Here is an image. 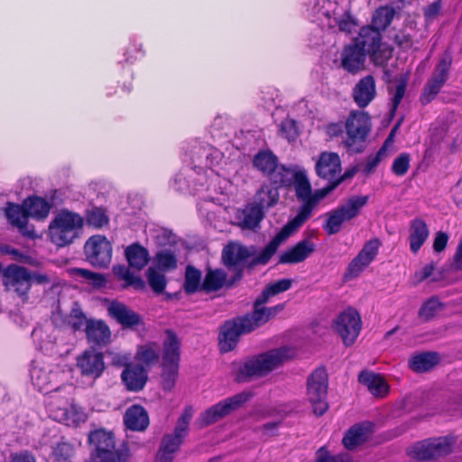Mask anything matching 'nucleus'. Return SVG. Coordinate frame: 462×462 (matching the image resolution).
I'll return each instance as SVG.
<instances>
[{"instance_id": "54", "label": "nucleus", "mask_w": 462, "mask_h": 462, "mask_svg": "<svg viewBox=\"0 0 462 462\" xmlns=\"http://www.w3.org/2000/svg\"><path fill=\"white\" fill-rule=\"evenodd\" d=\"M88 319L83 311L79 308H73L66 317L65 322L73 331L85 330Z\"/></svg>"}, {"instance_id": "25", "label": "nucleus", "mask_w": 462, "mask_h": 462, "mask_svg": "<svg viewBox=\"0 0 462 462\" xmlns=\"http://www.w3.org/2000/svg\"><path fill=\"white\" fill-rule=\"evenodd\" d=\"M107 311L109 316L125 328H133L142 323L141 317L122 302L112 301Z\"/></svg>"}, {"instance_id": "24", "label": "nucleus", "mask_w": 462, "mask_h": 462, "mask_svg": "<svg viewBox=\"0 0 462 462\" xmlns=\"http://www.w3.org/2000/svg\"><path fill=\"white\" fill-rule=\"evenodd\" d=\"M355 103L360 107H366L376 97L375 79L366 75L356 84L352 91Z\"/></svg>"}, {"instance_id": "40", "label": "nucleus", "mask_w": 462, "mask_h": 462, "mask_svg": "<svg viewBox=\"0 0 462 462\" xmlns=\"http://www.w3.org/2000/svg\"><path fill=\"white\" fill-rule=\"evenodd\" d=\"M359 382L365 385L374 396H383L388 392V385L382 376L372 372L364 371L359 374Z\"/></svg>"}, {"instance_id": "27", "label": "nucleus", "mask_w": 462, "mask_h": 462, "mask_svg": "<svg viewBox=\"0 0 462 462\" xmlns=\"http://www.w3.org/2000/svg\"><path fill=\"white\" fill-rule=\"evenodd\" d=\"M410 250L417 254L430 236V228L427 223L420 217H415L409 224Z\"/></svg>"}, {"instance_id": "61", "label": "nucleus", "mask_w": 462, "mask_h": 462, "mask_svg": "<svg viewBox=\"0 0 462 462\" xmlns=\"http://www.w3.org/2000/svg\"><path fill=\"white\" fill-rule=\"evenodd\" d=\"M193 411L191 408H187L178 420L177 425L175 427V431L178 432V434H182L186 436L188 431V426L189 424V421L192 418Z\"/></svg>"}, {"instance_id": "21", "label": "nucleus", "mask_w": 462, "mask_h": 462, "mask_svg": "<svg viewBox=\"0 0 462 462\" xmlns=\"http://www.w3.org/2000/svg\"><path fill=\"white\" fill-rule=\"evenodd\" d=\"M192 163L194 164V170L199 171L205 170V174L210 170L214 171V168L217 167L223 160V153L217 148L205 144L195 147L191 154Z\"/></svg>"}, {"instance_id": "55", "label": "nucleus", "mask_w": 462, "mask_h": 462, "mask_svg": "<svg viewBox=\"0 0 462 462\" xmlns=\"http://www.w3.org/2000/svg\"><path fill=\"white\" fill-rule=\"evenodd\" d=\"M316 462H353L352 457L347 453L333 455L327 447L319 448L316 453Z\"/></svg>"}, {"instance_id": "17", "label": "nucleus", "mask_w": 462, "mask_h": 462, "mask_svg": "<svg viewBox=\"0 0 462 462\" xmlns=\"http://www.w3.org/2000/svg\"><path fill=\"white\" fill-rule=\"evenodd\" d=\"M85 254L88 262L97 267H106L112 259V245L104 236L96 235L85 244Z\"/></svg>"}, {"instance_id": "4", "label": "nucleus", "mask_w": 462, "mask_h": 462, "mask_svg": "<svg viewBox=\"0 0 462 462\" xmlns=\"http://www.w3.org/2000/svg\"><path fill=\"white\" fill-rule=\"evenodd\" d=\"M294 355V349L283 346L254 356L246 360L239 367V377L240 379H247L263 376L277 368L283 362L293 357Z\"/></svg>"}, {"instance_id": "57", "label": "nucleus", "mask_w": 462, "mask_h": 462, "mask_svg": "<svg viewBox=\"0 0 462 462\" xmlns=\"http://www.w3.org/2000/svg\"><path fill=\"white\" fill-rule=\"evenodd\" d=\"M411 156L409 153L402 152L396 157L392 165L393 172L397 176H403L410 168Z\"/></svg>"}, {"instance_id": "52", "label": "nucleus", "mask_w": 462, "mask_h": 462, "mask_svg": "<svg viewBox=\"0 0 462 462\" xmlns=\"http://www.w3.org/2000/svg\"><path fill=\"white\" fill-rule=\"evenodd\" d=\"M443 309L439 299L432 297L429 299L420 309L419 317L423 321L432 319Z\"/></svg>"}, {"instance_id": "38", "label": "nucleus", "mask_w": 462, "mask_h": 462, "mask_svg": "<svg viewBox=\"0 0 462 462\" xmlns=\"http://www.w3.org/2000/svg\"><path fill=\"white\" fill-rule=\"evenodd\" d=\"M250 254L245 246L239 244L231 243L226 245L222 252L224 263L228 267H237L244 263Z\"/></svg>"}, {"instance_id": "33", "label": "nucleus", "mask_w": 462, "mask_h": 462, "mask_svg": "<svg viewBox=\"0 0 462 462\" xmlns=\"http://www.w3.org/2000/svg\"><path fill=\"white\" fill-rule=\"evenodd\" d=\"M184 437V435L178 434L175 430L173 434L164 436L157 454L156 462H171L173 454L179 449Z\"/></svg>"}, {"instance_id": "44", "label": "nucleus", "mask_w": 462, "mask_h": 462, "mask_svg": "<svg viewBox=\"0 0 462 462\" xmlns=\"http://www.w3.org/2000/svg\"><path fill=\"white\" fill-rule=\"evenodd\" d=\"M88 439L89 442L95 447L96 454L115 448L114 436L103 430L91 432Z\"/></svg>"}, {"instance_id": "8", "label": "nucleus", "mask_w": 462, "mask_h": 462, "mask_svg": "<svg viewBox=\"0 0 462 462\" xmlns=\"http://www.w3.org/2000/svg\"><path fill=\"white\" fill-rule=\"evenodd\" d=\"M371 118L366 112L352 111L346 120V137L345 144L355 152L364 150L365 140L371 131Z\"/></svg>"}, {"instance_id": "36", "label": "nucleus", "mask_w": 462, "mask_h": 462, "mask_svg": "<svg viewBox=\"0 0 462 462\" xmlns=\"http://www.w3.org/2000/svg\"><path fill=\"white\" fill-rule=\"evenodd\" d=\"M280 199L277 187L272 184H263L255 193L253 204L258 207L263 212L275 206Z\"/></svg>"}, {"instance_id": "37", "label": "nucleus", "mask_w": 462, "mask_h": 462, "mask_svg": "<svg viewBox=\"0 0 462 462\" xmlns=\"http://www.w3.org/2000/svg\"><path fill=\"white\" fill-rule=\"evenodd\" d=\"M114 276L123 282V288L132 287L136 291H143L146 288L144 281L130 271L129 267L124 264L115 265L112 269Z\"/></svg>"}, {"instance_id": "62", "label": "nucleus", "mask_w": 462, "mask_h": 462, "mask_svg": "<svg viewBox=\"0 0 462 462\" xmlns=\"http://www.w3.org/2000/svg\"><path fill=\"white\" fill-rule=\"evenodd\" d=\"M53 454L57 460H66L73 454V448L70 444L60 443L54 448Z\"/></svg>"}, {"instance_id": "50", "label": "nucleus", "mask_w": 462, "mask_h": 462, "mask_svg": "<svg viewBox=\"0 0 462 462\" xmlns=\"http://www.w3.org/2000/svg\"><path fill=\"white\" fill-rule=\"evenodd\" d=\"M129 457L126 448H111L96 454L95 462H126Z\"/></svg>"}, {"instance_id": "51", "label": "nucleus", "mask_w": 462, "mask_h": 462, "mask_svg": "<svg viewBox=\"0 0 462 462\" xmlns=\"http://www.w3.org/2000/svg\"><path fill=\"white\" fill-rule=\"evenodd\" d=\"M146 278L152 290L156 293H162L166 287V277L162 271L151 266L146 271Z\"/></svg>"}, {"instance_id": "48", "label": "nucleus", "mask_w": 462, "mask_h": 462, "mask_svg": "<svg viewBox=\"0 0 462 462\" xmlns=\"http://www.w3.org/2000/svg\"><path fill=\"white\" fill-rule=\"evenodd\" d=\"M86 221L88 226L99 229L108 225L109 217L105 208L93 207L87 211Z\"/></svg>"}, {"instance_id": "12", "label": "nucleus", "mask_w": 462, "mask_h": 462, "mask_svg": "<svg viewBox=\"0 0 462 462\" xmlns=\"http://www.w3.org/2000/svg\"><path fill=\"white\" fill-rule=\"evenodd\" d=\"M333 327L342 338L344 345L349 346L355 343L360 334L361 317L355 309L347 308L337 317Z\"/></svg>"}, {"instance_id": "22", "label": "nucleus", "mask_w": 462, "mask_h": 462, "mask_svg": "<svg viewBox=\"0 0 462 462\" xmlns=\"http://www.w3.org/2000/svg\"><path fill=\"white\" fill-rule=\"evenodd\" d=\"M366 57L365 50H361L352 42L343 48L340 53V65L344 70L356 75L365 70Z\"/></svg>"}, {"instance_id": "19", "label": "nucleus", "mask_w": 462, "mask_h": 462, "mask_svg": "<svg viewBox=\"0 0 462 462\" xmlns=\"http://www.w3.org/2000/svg\"><path fill=\"white\" fill-rule=\"evenodd\" d=\"M450 64L451 59L448 57L442 58L439 60L420 96L422 105H427L431 102L439 93L448 79Z\"/></svg>"}, {"instance_id": "10", "label": "nucleus", "mask_w": 462, "mask_h": 462, "mask_svg": "<svg viewBox=\"0 0 462 462\" xmlns=\"http://www.w3.org/2000/svg\"><path fill=\"white\" fill-rule=\"evenodd\" d=\"M30 375L33 386L44 393L58 390L61 383L60 368L42 359L32 361Z\"/></svg>"}, {"instance_id": "29", "label": "nucleus", "mask_w": 462, "mask_h": 462, "mask_svg": "<svg viewBox=\"0 0 462 462\" xmlns=\"http://www.w3.org/2000/svg\"><path fill=\"white\" fill-rule=\"evenodd\" d=\"M315 250V245L309 239H304L293 247L282 252L279 255V263L292 264L301 263Z\"/></svg>"}, {"instance_id": "58", "label": "nucleus", "mask_w": 462, "mask_h": 462, "mask_svg": "<svg viewBox=\"0 0 462 462\" xmlns=\"http://www.w3.org/2000/svg\"><path fill=\"white\" fill-rule=\"evenodd\" d=\"M370 263L364 261L360 256L357 254L348 264V267L346 272V277L347 279H353L357 277L365 267H367Z\"/></svg>"}, {"instance_id": "14", "label": "nucleus", "mask_w": 462, "mask_h": 462, "mask_svg": "<svg viewBox=\"0 0 462 462\" xmlns=\"http://www.w3.org/2000/svg\"><path fill=\"white\" fill-rule=\"evenodd\" d=\"M76 367L83 377L94 382L106 369L104 355L94 347H88L76 357Z\"/></svg>"}, {"instance_id": "26", "label": "nucleus", "mask_w": 462, "mask_h": 462, "mask_svg": "<svg viewBox=\"0 0 462 462\" xmlns=\"http://www.w3.org/2000/svg\"><path fill=\"white\" fill-rule=\"evenodd\" d=\"M299 228L287 223L281 231L271 240L265 248L254 259L255 264H266L276 253L282 243L287 240Z\"/></svg>"}, {"instance_id": "11", "label": "nucleus", "mask_w": 462, "mask_h": 462, "mask_svg": "<svg viewBox=\"0 0 462 462\" xmlns=\"http://www.w3.org/2000/svg\"><path fill=\"white\" fill-rule=\"evenodd\" d=\"M328 374L324 368L316 369L308 378L307 395L316 415H323L328 408L327 402Z\"/></svg>"}, {"instance_id": "53", "label": "nucleus", "mask_w": 462, "mask_h": 462, "mask_svg": "<svg viewBox=\"0 0 462 462\" xmlns=\"http://www.w3.org/2000/svg\"><path fill=\"white\" fill-rule=\"evenodd\" d=\"M395 81H396L395 88H389L390 94L393 95L392 112H393V113L397 110L401 101L402 100V98L404 97L407 81H408V75H402L398 79H396Z\"/></svg>"}, {"instance_id": "3", "label": "nucleus", "mask_w": 462, "mask_h": 462, "mask_svg": "<svg viewBox=\"0 0 462 462\" xmlns=\"http://www.w3.org/2000/svg\"><path fill=\"white\" fill-rule=\"evenodd\" d=\"M268 314L253 311L234 321L224 324L219 334V348L226 353L233 350L242 334L249 333L268 321Z\"/></svg>"}, {"instance_id": "63", "label": "nucleus", "mask_w": 462, "mask_h": 462, "mask_svg": "<svg viewBox=\"0 0 462 462\" xmlns=\"http://www.w3.org/2000/svg\"><path fill=\"white\" fill-rule=\"evenodd\" d=\"M448 236L444 232H437L434 242H433V249L435 252L439 253L442 252L448 244Z\"/></svg>"}, {"instance_id": "13", "label": "nucleus", "mask_w": 462, "mask_h": 462, "mask_svg": "<svg viewBox=\"0 0 462 462\" xmlns=\"http://www.w3.org/2000/svg\"><path fill=\"white\" fill-rule=\"evenodd\" d=\"M452 443L448 438L426 439L410 448L409 455L418 460H430L448 455Z\"/></svg>"}, {"instance_id": "18", "label": "nucleus", "mask_w": 462, "mask_h": 462, "mask_svg": "<svg viewBox=\"0 0 462 462\" xmlns=\"http://www.w3.org/2000/svg\"><path fill=\"white\" fill-rule=\"evenodd\" d=\"M4 285L9 291L15 292L23 300L27 299L31 289L29 271L16 264H11L4 271Z\"/></svg>"}, {"instance_id": "49", "label": "nucleus", "mask_w": 462, "mask_h": 462, "mask_svg": "<svg viewBox=\"0 0 462 462\" xmlns=\"http://www.w3.org/2000/svg\"><path fill=\"white\" fill-rule=\"evenodd\" d=\"M201 273L195 267L189 265L186 268L184 290L186 293L192 294L201 289Z\"/></svg>"}, {"instance_id": "45", "label": "nucleus", "mask_w": 462, "mask_h": 462, "mask_svg": "<svg viewBox=\"0 0 462 462\" xmlns=\"http://www.w3.org/2000/svg\"><path fill=\"white\" fill-rule=\"evenodd\" d=\"M135 358L147 366L157 363L159 359L158 345L154 342H150L140 346L137 349Z\"/></svg>"}, {"instance_id": "31", "label": "nucleus", "mask_w": 462, "mask_h": 462, "mask_svg": "<svg viewBox=\"0 0 462 462\" xmlns=\"http://www.w3.org/2000/svg\"><path fill=\"white\" fill-rule=\"evenodd\" d=\"M6 216L9 222L16 226L23 236L28 237L35 236L33 226L28 224L29 216L23 206L10 204L6 208Z\"/></svg>"}, {"instance_id": "47", "label": "nucleus", "mask_w": 462, "mask_h": 462, "mask_svg": "<svg viewBox=\"0 0 462 462\" xmlns=\"http://www.w3.org/2000/svg\"><path fill=\"white\" fill-rule=\"evenodd\" d=\"M154 263L162 272L174 270L177 267V256L169 249L159 251L154 256Z\"/></svg>"}, {"instance_id": "5", "label": "nucleus", "mask_w": 462, "mask_h": 462, "mask_svg": "<svg viewBox=\"0 0 462 462\" xmlns=\"http://www.w3.org/2000/svg\"><path fill=\"white\" fill-rule=\"evenodd\" d=\"M83 222V217L79 214L60 211L49 226L51 241L59 247L71 244L79 236Z\"/></svg>"}, {"instance_id": "20", "label": "nucleus", "mask_w": 462, "mask_h": 462, "mask_svg": "<svg viewBox=\"0 0 462 462\" xmlns=\"http://www.w3.org/2000/svg\"><path fill=\"white\" fill-rule=\"evenodd\" d=\"M291 284L292 281L291 279H282L268 284L263 291L261 296L255 300L254 311L268 314V320L275 317L283 310V305L279 304L274 307L264 308L263 304H265L271 297L288 291L291 287Z\"/></svg>"}, {"instance_id": "35", "label": "nucleus", "mask_w": 462, "mask_h": 462, "mask_svg": "<svg viewBox=\"0 0 462 462\" xmlns=\"http://www.w3.org/2000/svg\"><path fill=\"white\" fill-rule=\"evenodd\" d=\"M125 256L130 267L141 271L150 261L148 250L138 243L132 244L125 249Z\"/></svg>"}, {"instance_id": "42", "label": "nucleus", "mask_w": 462, "mask_h": 462, "mask_svg": "<svg viewBox=\"0 0 462 462\" xmlns=\"http://www.w3.org/2000/svg\"><path fill=\"white\" fill-rule=\"evenodd\" d=\"M439 361L436 353L425 352L413 356L409 360V366L417 373H423L433 368Z\"/></svg>"}, {"instance_id": "30", "label": "nucleus", "mask_w": 462, "mask_h": 462, "mask_svg": "<svg viewBox=\"0 0 462 462\" xmlns=\"http://www.w3.org/2000/svg\"><path fill=\"white\" fill-rule=\"evenodd\" d=\"M121 378L127 390L139 392L147 382L148 373L141 365H128L122 372Z\"/></svg>"}, {"instance_id": "28", "label": "nucleus", "mask_w": 462, "mask_h": 462, "mask_svg": "<svg viewBox=\"0 0 462 462\" xmlns=\"http://www.w3.org/2000/svg\"><path fill=\"white\" fill-rule=\"evenodd\" d=\"M88 342L96 346H106L111 339V331L101 319H89L85 328Z\"/></svg>"}, {"instance_id": "1", "label": "nucleus", "mask_w": 462, "mask_h": 462, "mask_svg": "<svg viewBox=\"0 0 462 462\" xmlns=\"http://www.w3.org/2000/svg\"><path fill=\"white\" fill-rule=\"evenodd\" d=\"M283 172L284 175L277 180L278 185L281 187L293 186L296 198L301 202L297 215L288 222L297 228H300L311 217L315 207L341 184V180H338L333 184L312 191L311 184L303 168L291 166L288 171H283Z\"/></svg>"}, {"instance_id": "39", "label": "nucleus", "mask_w": 462, "mask_h": 462, "mask_svg": "<svg viewBox=\"0 0 462 462\" xmlns=\"http://www.w3.org/2000/svg\"><path fill=\"white\" fill-rule=\"evenodd\" d=\"M225 271L221 269H208L202 282L201 289L206 292H214L224 287H230Z\"/></svg>"}, {"instance_id": "15", "label": "nucleus", "mask_w": 462, "mask_h": 462, "mask_svg": "<svg viewBox=\"0 0 462 462\" xmlns=\"http://www.w3.org/2000/svg\"><path fill=\"white\" fill-rule=\"evenodd\" d=\"M250 397L251 394L249 393H240L213 405L201 414V426L212 424L230 414L233 411L238 409L243 403L246 402Z\"/></svg>"}, {"instance_id": "46", "label": "nucleus", "mask_w": 462, "mask_h": 462, "mask_svg": "<svg viewBox=\"0 0 462 462\" xmlns=\"http://www.w3.org/2000/svg\"><path fill=\"white\" fill-rule=\"evenodd\" d=\"M394 16V10L390 6H383L378 8L372 19L373 26L378 31H383L387 28V26L391 23Z\"/></svg>"}, {"instance_id": "32", "label": "nucleus", "mask_w": 462, "mask_h": 462, "mask_svg": "<svg viewBox=\"0 0 462 462\" xmlns=\"http://www.w3.org/2000/svg\"><path fill=\"white\" fill-rule=\"evenodd\" d=\"M373 427L374 425L371 422H363L351 427L342 440L345 448L353 449L365 442L370 437Z\"/></svg>"}, {"instance_id": "59", "label": "nucleus", "mask_w": 462, "mask_h": 462, "mask_svg": "<svg viewBox=\"0 0 462 462\" xmlns=\"http://www.w3.org/2000/svg\"><path fill=\"white\" fill-rule=\"evenodd\" d=\"M385 153V146H382L380 150L375 153L368 156L363 167V171L365 174H370L378 166L382 161L383 156Z\"/></svg>"}, {"instance_id": "7", "label": "nucleus", "mask_w": 462, "mask_h": 462, "mask_svg": "<svg viewBox=\"0 0 462 462\" xmlns=\"http://www.w3.org/2000/svg\"><path fill=\"white\" fill-rule=\"evenodd\" d=\"M180 356V341L171 330L166 331L162 347V386L171 390L178 375Z\"/></svg>"}, {"instance_id": "41", "label": "nucleus", "mask_w": 462, "mask_h": 462, "mask_svg": "<svg viewBox=\"0 0 462 462\" xmlns=\"http://www.w3.org/2000/svg\"><path fill=\"white\" fill-rule=\"evenodd\" d=\"M263 215V212L252 203L240 213L239 226L243 229L254 230L259 226Z\"/></svg>"}, {"instance_id": "64", "label": "nucleus", "mask_w": 462, "mask_h": 462, "mask_svg": "<svg viewBox=\"0 0 462 462\" xmlns=\"http://www.w3.org/2000/svg\"><path fill=\"white\" fill-rule=\"evenodd\" d=\"M10 462H35V459L28 452H21L14 455Z\"/></svg>"}, {"instance_id": "9", "label": "nucleus", "mask_w": 462, "mask_h": 462, "mask_svg": "<svg viewBox=\"0 0 462 462\" xmlns=\"http://www.w3.org/2000/svg\"><path fill=\"white\" fill-rule=\"evenodd\" d=\"M368 199V196L350 197L344 204L327 214L324 230L330 236L338 233L345 222L350 221L360 214Z\"/></svg>"}, {"instance_id": "6", "label": "nucleus", "mask_w": 462, "mask_h": 462, "mask_svg": "<svg viewBox=\"0 0 462 462\" xmlns=\"http://www.w3.org/2000/svg\"><path fill=\"white\" fill-rule=\"evenodd\" d=\"M353 42L361 50H365L366 55L375 66L384 65L392 57V48L382 42L381 32L373 26H363Z\"/></svg>"}, {"instance_id": "34", "label": "nucleus", "mask_w": 462, "mask_h": 462, "mask_svg": "<svg viewBox=\"0 0 462 462\" xmlns=\"http://www.w3.org/2000/svg\"><path fill=\"white\" fill-rule=\"evenodd\" d=\"M125 424L127 429L135 431H143L149 425V417L140 405H133L128 408L124 416Z\"/></svg>"}, {"instance_id": "56", "label": "nucleus", "mask_w": 462, "mask_h": 462, "mask_svg": "<svg viewBox=\"0 0 462 462\" xmlns=\"http://www.w3.org/2000/svg\"><path fill=\"white\" fill-rule=\"evenodd\" d=\"M380 245L381 242L378 238L371 239L364 245L358 255L364 261L371 263L377 255Z\"/></svg>"}, {"instance_id": "43", "label": "nucleus", "mask_w": 462, "mask_h": 462, "mask_svg": "<svg viewBox=\"0 0 462 462\" xmlns=\"http://www.w3.org/2000/svg\"><path fill=\"white\" fill-rule=\"evenodd\" d=\"M23 207L29 217L37 219L47 217L51 209L50 204L44 199L39 197L25 199L23 201Z\"/></svg>"}, {"instance_id": "16", "label": "nucleus", "mask_w": 462, "mask_h": 462, "mask_svg": "<svg viewBox=\"0 0 462 462\" xmlns=\"http://www.w3.org/2000/svg\"><path fill=\"white\" fill-rule=\"evenodd\" d=\"M315 171L317 175L324 180H328L330 183L341 180V183L351 174H341V160L337 152H323L319 154V159L315 164Z\"/></svg>"}, {"instance_id": "2", "label": "nucleus", "mask_w": 462, "mask_h": 462, "mask_svg": "<svg viewBox=\"0 0 462 462\" xmlns=\"http://www.w3.org/2000/svg\"><path fill=\"white\" fill-rule=\"evenodd\" d=\"M308 11L312 18L331 29L350 33L356 27L349 0H310Z\"/></svg>"}, {"instance_id": "60", "label": "nucleus", "mask_w": 462, "mask_h": 462, "mask_svg": "<svg viewBox=\"0 0 462 462\" xmlns=\"http://www.w3.org/2000/svg\"><path fill=\"white\" fill-rule=\"evenodd\" d=\"M76 273L82 278L88 281L95 287H102L105 285V279L101 274L93 273L86 269H77Z\"/></svg>"}, {"instance_id": "23", "label": "nucleus", "mask_w": 462, "mask_h": 462, "mask_svg": "<svg viewBox=\"0 0 462 462\" xmlns=\"http://www.w3.org/2000/svg\"><path fill=\"white\" fill-rule=\"evenodd\" d=\"M254 165L270 180L278 184V178L284 175L283 171H288L289 167L279 165L276 156L271 152H260L254 158Z\"/></svg>"}]
</instances>
